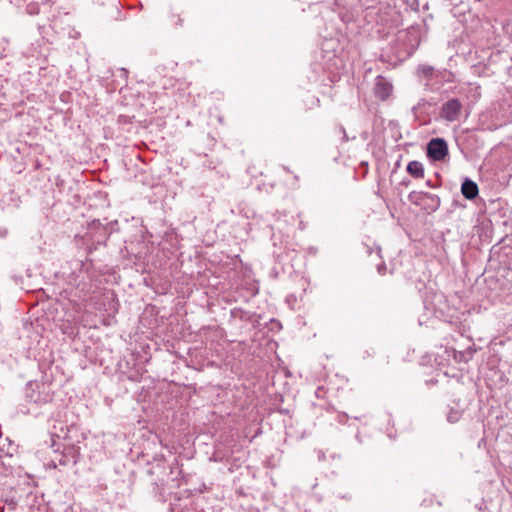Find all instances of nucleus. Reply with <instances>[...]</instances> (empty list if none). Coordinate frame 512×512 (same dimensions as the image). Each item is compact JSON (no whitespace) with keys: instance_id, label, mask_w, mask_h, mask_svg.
Segmentation results:
<instances>
[{"instance_id":"f8f14e48","label":"nucleus","mask_w":512,"mask_h":512,"mask_svg":"<svg viewBox=\"0 0 512 512\" xmlns=\"http://www.w3.org/2000/svg\"><path fill=\"white\" fill-rule=\"evenodd\" d=\"M90 230L95 229L100 232V234L103 236L104 240L107 238V232L106 228L98 221L94 220L89 227Z\"/></svg>"},{"instance_id":"0eeeda50","label":"nucleus","mask_w":512,"mask_h":512,"mask_svg":"<svg viewBox=\"0 0 512 512\" xmlns=\"http://www.w3.org/2000/svg\"><path fill=\"white\" fill-rule=\"evenodd\" d=\"M461 193L466 199L473 200L478 196V185L470 179H465L461 185Z\"/></svg>"},{"instance_id":"f03ea898","label":"nucleus","mask_w":512,"mask_h":512,"mask_svg":"<svg viewBox=\"0 0 512 512\" xmlns=\"http://www.w3.org/2000/svg\"><path fill=\"white\" fill-rule=\"evenodd\" d=\"M25 398L35 404H46L53 400L51 386L45 382L30 381L25 388Z\"/></svg>"},{"instance_id":"ddd939ff","label":"nucleus","mask_w":512,"mask_h":512,"mask_svg":"<svg viewBox=\"0 0 512 512\" xmlns=\"http://www.w3.org/2000/svg\"><path fill=\"white\" fill-rule=\"evenodd\" d=\"M171 21L175 26H182L183 25V18L181 17V14L179 13H171L170 15Z\"/></svg>"},{"instance_id":"7ed1b4c3","label":"nucleus","mask_w":512,"mask_h":512,"mask_svg":"<svg viewBox=\"0 0 512 512\" xmlns=\"http://www.w3.org/2000/svg\"><path fill=\"white\" fill-rule=\"evenodd\" d=\"M80 456V447L68 443L64 446L63 450L57 454L55 459L52 460L53 467L75 465L78 462Z\"/></svg>"},{"instance_id":"423d86ee","label":"nucleus","mask_w":512,"mask_h":512,"mask_svg":"<svg viewBox=\"0 0 512 512\" xmlns=\"http://www.w3.org/2000/svg\"><path fill=\"white\" fill-rule=\"evenodd\" d=\"M393 91L392 83L383 76H377L374 85V94L382 101L387 100Z\"/></svg>"},{"instance_id":"f257e3e1","label":"nucleus","mask_w":512,"mask_h":512,"mask_svg":"<svg viewBox=\"0 0 512 512\" xmlns=\"http://www.w3.org/2000/svg\"><path fill=\"white\" fill-rule=\"evenodd\" d=\"M418 81L429 92L439 91L445 83L454 82V74L447 69H436L428 64H421L416 69Z\"/></svg>"},{"instance_id":"1a4fd4ad","label":"nucleus","mask_w":512,"mask_h":512,"mask_svg":"<svg viewBox=\"0 0 512 512\" xmlns=\"http://www.w3.org/2000/svg\"><path fill=\"white\" fill-rule=\"evenodd\" d=\"M407 172L416 179H422L424 177V167L419 161H410L406 168Z\"/></svg>"},{"instance_id":"9d476101","label":"nucleus","mask_w":512,"mask_h":512,"mask_svg":"<svg viewBox=\"0 0 512 512\" xmlns=\"http://www.w3.org/2000/svg\"><path fill=\"white\" fill-rule=\"evenodd\" d=\"M463 411H464V408H461L459 406L457 408L451 407L449 412L447 413V417H446L447 421L449 423L458 422L462 417Z\"/></svg>"},{"instance_id":"f3484780","label":"nucleus","mask_w":512,"mask_h":512,"mask_svg":"<svg viewBox=\"0 0 512 512\" xmlns=\"http://www.w3.org/2000/svg\"><path fill=\"white\" fill-rule=\"evenodd\" d=\"M422 103H425V100L424 99H421L418 104L416 106L413 107V111H416L421 105Z\"/></svg>"},{"instance_id":"412c9836","label":"nucleus","mask_w":512,"mask_h":512,"mask_svg":"<svg viewBox=\"0 0 512 512\" xmlns=\"http://www.w3.org/2000/svg\"><path fill=\"white\" fill-rule=\"evenodd\" d=\"M510 409H512V398L510 399Z\"/></svg>"},{"instance_id":"39448f33","label":"nucleus","mask_w":512,"mask_h":512,"mask_svg":"<svg viewBox=\"0 0 512 512\" xmlns=\"http://www.w3.org/2000/svg\"><path fill=\"white\" fill-rule=\"evenodd\" d=\"M448 155V145L443 138H433L427 144V156L434 161H441Z\"/></svg>"},{"instance_id":"6e6552de","label":"nucleus","mask_w":512,"mask_h":512,"mask_svg":"<svg viewBox=\"0 0 512 512\" xmlns=\"http://www.w3.org/2000/svg\"><path fill=\"white\" fill-rule=\"evenodd\" d=\"M423 209L434 212L440 207V198L437 195L426 192Z\"/></svg>"},{"instance_id":"20e7f679","label":"nucleus","mask_w":512,"mask_h":512,"mask_svg":"<svg viewBox=\"0 0 512 512\" xmlns=\"http://www.w3.org/2000/svg\"><path fill=\"white\" fill-rule=\"evenodd\" d=\"M463 105L457 98H452L442 104L440 109V116L448 122H455L460 119L462 114Z\"/></svg>"},{"instance_id":"a211bd4d","label":"nucleus","mask_w":512,"mask_h":512,"mask_svg":"<svg viewBox=\"0 0 512 512\" xmlns=\"http://www.w3.org/2000/svg\"><path fill=\"white\" fill-rule=\"evenodd\" d=\"M6 234H7V230L6 229L0 230V236L1 237H5Z\"/></svg>"},{"instance_id":"aec40b11","label":"nucleus","mask_w":512,"mask_h":512,"mask_svg":"<svg viewBox=\"0 0 512 512\" xmlns=\"http://www.w3.org/2000/svg\"><path fill=\"white\" fill-rule=\"evenodd\" d=\"M426 184H427L428 186H430V187H433V186H432V184H431V181H430V180H428V181L426 182Z\"/></svg>"},{"instance_id":"dca6fc26","label":"nucleus","mask_w":512,"mask_h":512,"mask_svg":"<svg viewBox=\"0 0 512 512\" xmlns=\"http://www.w3.org/2000/svg\"><path fill=\"white\" fill-rule=\"evenodd\" d=\"M340 129V133H343V138H344V141H347L348 140V137L346 135V131H345V128L343 126H340L339 127Z\"/></svg>"},{"instance_id":"9b49d317","label":"nucleus","mask_w":512,"mask_h":512,"mask_svg":"<svg viewBox=\"0 0 512 512\" xmlns=\"http://www.w3.org/2000/svg\"><path fill=\"white\" fill-rule=\"evenodd\" d=\"M425 193L426 192H419V191H412L408 195V199L411 203L423 206V203L425 201Z\"/></svg>"},{"instance_id":"4468645a","label":"nucleus","mask_w":512,"mask_h":512,"mask_svg":"<svg viewBox=\"0 0 512 512\" xmlns=\"http://www.w3.org/2000/svg\"><path fill=\"white\" fill-rule=\"evenodd\" d=\"M386 269H387V268H386V265H385V263H384V262H382V263H380V264H378V265H377V271H378V273H379L380 275H382V276H383V275H385V273H386Z\"/></svg>"},{"instance_id":"6ab92c4d","label":"nucleus","mask_w":512,"mask_h":512,"mask_svg":"<svg viewBox=\"0 0 512 512\" xmlns=\"http://www.w3.org/2000/svg\"><path fill=\"white\" fill-rule=\"evenodd\" d=\"M402 183H403L404 185L408 186V185L410 184V181H409V180H407V181H403Z\"/></svg>"},{"instance_id":"2eb2a0df","label":"nucleus","mask_w":512,"mask_h":512,"mask_svg":"<svg viewBox=\"0 0 512 512\" xmlns=\"http://www.w3.org/2000/svg\"><path fill=\"white\" fill-rule=\"evenodd\" d=\"M54 437L61 438V435H59L57 433H54V432L51 433V438H52V445H51V447H55L56 446Z\"/></svg>"}]
</instances>
